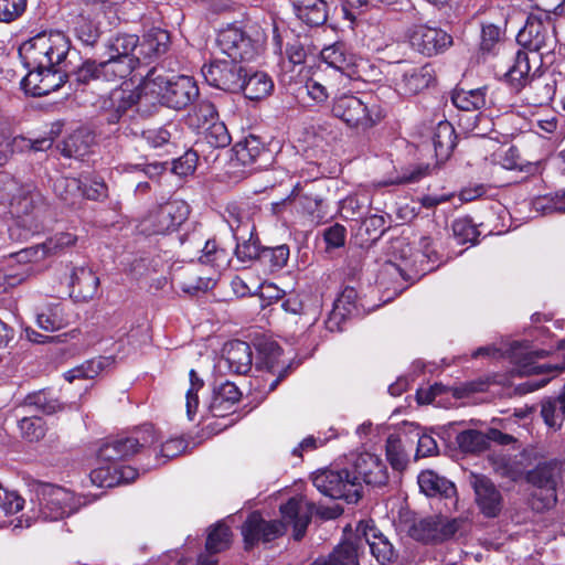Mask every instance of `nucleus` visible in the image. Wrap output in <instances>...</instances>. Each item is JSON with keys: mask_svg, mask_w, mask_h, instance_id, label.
<instances>
[{"mask_svg": "<svg viewBox=\"0 0 565 565\" xmlns=\"http://www.w3.org/2000/svg\"><path fill=\"white\" fill-rule=\"evenodd\" d=\"M558 351L562 352L563 361L555 363H537L536 359L544 358L546 351L544 350H532L527 342L520 343L513 342L507 354L511 362L515 365L514 372L520 375H533V374H548L551 376H544L541 380H529L518 387V391L522 394L531 393L545 386L551 379L562 372L565 369V339L561 341Z\"/></svg>", "mask_w": 565, "mask_h": 565, "instance_id": "nucleus-1", "label": "nucleus"}, {"mask_svg": "<svg viewBox=\"0 0 565 565\" xmlns=\"http://www.w3.org/2000/svg\"><path fill=\"white\" fill-rule=\"evenodd\" d=\"M71 44L62 33H40L23 42L19 47V56L28 70L54 67L65 61Z\"/></svg>", "mask_w": 565, "mask_h": 565, "instance_id": "nucleus-2", "label": "nucleus"}, {"mask_svg": "<svg viewBox=\"0 0 565 565\" xmlns=\"http://www.w3.org/2000/svg\"><path fill=\"white\" fill-rule=\"evenodd\" d=\"M331 113L348 127L366 130L382 118L380 106L375 102L364 100L352 94H335Z\"/></svg>", "mask_w": 565, "mask_h": 565, "instance_id": "nucleus-3", "label": "nucleus"}, {"mask_svg": "<svg viewBox=\"0 0 565 565\" xmlns=\"http://www.w3.org/2000/svg\"><path fill=\"white\" fill-rule=\"evenodd\" d=\"M107 60L100 62L103 74L108 78H124L139 64L138 36L117 34L106 43Z\"/></svg>", "mask_w": 565, "mask_h": 565, "instance_id": "nucleus-4", "label": "nucleus"}, {"mask_svg": "<svg viewBox=\"0 0 565 565\" xmlns=\"http://www.w3.org/2000/svg\"><path fill=\"white\" fill-rule=\"evenodd\" d=\"M146 87L156 94L162 104L173 109L189 106L198 96L199 88L192 77L180 76H148Z\"/></svg>", "mask_w": 565, "mask_h": 565, "instance_id": "nucleus-5", "label": "nucleus"}, {"mask_svg": "<svg viewBox=\"0 0 565 565\" xmlns=\"http://www.w3.org/2000/svg\"><path fill=\"white\" fill-rule=\"evenodd\" d=\"M562 472V466L557 462H544L526 473V481L532 487L530 502L534 510L543 511L555 505Z\"/></svg>", "mask_w": 565, "mask_h": 565, "instance_id": "nucleus-6", "label": "nucleus"}, {"mask_svg": "<svg viewBox=\"0 0 565 565\" xmlns=\"http://www.w3.org/2000/svg\"><path fill=\"white\" fill-rule=\"evenodd\" d=\"M516 41L541 56L551 53L556 45V38L550 12L542 10L531 12L525 25L519 31Z\"/></svg>", "mask_w": 565, "mask_h": 565, "instance_id": "nucleus-7", "label": "nucleus"}, {"mask_svg": "<svg viewBox=\"0 0 565 565\" xmlns=\"http://www.w3.org/2000/svg\"><path fill=\"white\" fill-rule=\"evenodd\" d=\"M189 205L172 200L149 211L138 223L137 231L143 235H164L177 231L189 216Z\"/></svg>", "mask_w": 565, "mask_h": 565, "instance_id": "nucleus-8", "label": "nucleus"}, {"mask_svg": "<svg viewBox=\"0 0 565 565\" xmlns=\"http://www.w3.org/2000/svg\"><path fill=\"white\" fill-rule=\"evenodd\" d=\"M312 483L320 493L347 503H356L362 495L359 478L352 477L348 469L319 471L312 477Z\"/></svg>", "mask_w": 565, "mask_h": 565, "instance_id": "nucleus-9", "label": "nucleus"}, {"mask_svg": "<svg viewBox=\"0 0 565 565\" xmlns=\"http://www.w3.org/2000/svg\"><path fill=\"white\" fill-rule=\"evenodd\" d=\"M435 79L430 64H415L401 61L392 68V82L395 92L403 97H411L428 88Z\"/></svg>", "mask_w": 565, "mask_h": 565, "instance_id": "nucleus-10", "label": "nucleus"}, {"mask_svg": "<svg viewBox=\"0 0 565 565\" xmlns=\"http://www.w3.org/2000/svg\"><path fill=\"white\" fill-rule=\"evenodd\" d=\"M320 56L326 64L323 70L326 76L339 82L342 88H345L351 79L359 76L355 56L347 50L344 44L329 45L321 51Z\"/></svg>", "mask_w": 565, "mask_h": 565, "instance_id": "nucleus-11", "label": "nucleus"}, {"mask_svg": "<svg viewBox=\"0 0 565 565\" xmlns=\"http://www.w3.org/2000/svg\"><path fill=\"white\" fill-rule=\"evenodd\" d=\"M242 62L231 58H215L202 67V75L206 83L218 89L237 93L243 86Z\"/></svg>", "mask_w": 565, "mask_h": 565, "instance_id": "nucleus-12", "label": "nucleus"}, {"mask_svg": "<svg viewBox=\"0 0 565 565\" xmlns=\"http://www.w3.org/2000/svg\"><path fill=\"white\" fill-rule=\"evenodd\" d=\"M227 223L236 239L235 256L241 263L260 259L262 249L257 238L254 237V225L237 213L236 206L227 207Z\"/></svg>", "mask_w": 565, "mask_h": 565, "instance_id": "nucleus-13", "label": "nucleus"}, {"mask_svg": "<svg viewBox=\"0 0 565 565\" xmlns=\"http://www.w3.org/2000/svg\"><path fill=\"white\" fill-rule=\"evenodd\" d=\"M216 43L222 54L238 62L254 60L259 50V45L236 25L222 29L217 34Z\"/></svg>", "mask_w": 565, "mask_h": 565, "instance_id": "nucleus-14", "label": "nucleus"}, {"mask_svg": "<svg viewBox=\"0 0 565 565\" xmlns=\"http://www.w3.org/2000/svg\"><path fill=\"white\" fill-rule=\"evenodd\" d=\"M68 81V73L61 65L29 70L21 81V88L33 97L46 96L57 90Z\"/></svg>", "mask_w": 565, "mask_h": 565, "instance_id": "nucleus-15", "label": "nucleus"}, {"mask_svg": "<svg viewBox=\"0 0 565 565\" xmlns=\"http://www.w3.org/2000/svg\"><path fill=\"white\" fill-rule=\"evenodd\" d=\"M141 437H116L107 439L98 449V459L105 463L114 465L118 460L127 459L138 452L140 447L153 443V431L149 427L141 433Z\"/></svg>", "mask_w": 565, "mask_h": 565, "instance_id": "nucleus-16", "label": "nucleus"}, {"mask_svg": "<svg viewBox=\"0 0 565 565\" xmlns=\"http://www.w3.org/2000/svg\"><path fill=\"white\" fill-rule=\"evenodd\" d=\"M408 39L412 47L426 56L439 54L452 44V38L446 31L425 24L413 26Z\"/></svg>", "mask_w": 565, "mask_h": 565, "instance_id": "nucleus-17", "label": "nucleus"}, {"mask_svg": "<svg viewBox=\"0 0 565 565\" xmlns=\"http://www.w3.org/2000/svg\"><path fill=\"white\" fill-rule=\"evenodd\" d=\"M354 546L358 547V552L363 545H367L372 555L376 561L384 565L390 563L394 557V548L390 541L377 530L373 521H361L355 530V542Z\"/></svg>", "mask_w": 565, "mask_h": 565, "instance_id": "nucleus-18", "label": "nucleus"}, {"mask_svg": "<svg viewBox=\"0 0 565 565\" xmlns=\"http://www.w3.org/2000/svg\"><path fill=\"white\" fill-rule=\"evenodd\" d=\"M36 497L41 504V516L46 521H57L66 515L70 501L68 491L64 488L41 483L36 487Z\"/></svg>", "mask_w": 565, "mask_h": 565, "instance_id": "nucleus-19", "label": "nucleus"}, {"mask_svg": "<svg viewBox=\"0 0 565 565\" xmlns=\"http://www.w3.org/2000/svg\"><path fill=\"white\" fill-rule=\"evenodd\" d=\"M469 483L482 514L488 518L497 516L502 508V495L494 483L488 477L473 472L469 475Z\"/></svg>", "mask_w": 565, "mask_h": 565, "instance_id": "nucleus-20", "label": "nucleus"}, {"mask_svg": "<svg viewBox=\"0 0 565 565\" xmlns=\"http://www.w3.org/2000/svg\"><path fill=\"white\" fill-rule=\"evenodd\" d=\"M284 533V523L279 521H265L258 512H253L242 526V534L246 548H250L259 541L269 542Z\"/></svg>", "mask_w": 565, "mask_h": 565, "instance_id": "nucleus-21", "label": "nucleus"}, {"mask_svg": "<svg viewBox=\"0 0 565 565\" xmlns=\"http://www.w3.org/2000/svg\"><path fill=\"white\" fill-rule=\"evenodd\" d=\"M353 475L359 482L363 481L370 486H383L387 481V470L382 459L372 452H361L353 460Z\"/></svg>", "mask_w": 565, "mask_h": 565, "instance_id": "nucleus-22", "label": "nucleus"}, {"mask_svg": "<svg viewBox=\"0 0 565 565\" xmlns=\"http://www.w3.org/2000/svg\"><path fill=\"white\" fill-rule=\"evenodd\" d=\"M40 195L30 188H20L10 200V213L17 220H20L23 225L29 228L33 227L39 210Z\"/></svg>", "mask_w": 565, "mask_h": 565, "instance_id": "nucleus-23", "label": "nucleus"}, {"mask_svg": "<svg viewBox=\"0 0 565 565\" xmlns=\"http://www.w3.org/2000/svg\"><path fill=\"white\" fill-rule=\"evenodd\" d=\"M418 486L420 491L428 497L440 495L449 500L448 510H455L457 507V489L455 484L444 477H440L431 470L422 471L418 476Z\"/></svg>", "mask_w": 565, "mask_h": 565, "instance_id": "nucleus-24", "label": "nucleus"}, {"mask_svg": "<svg viewBox=\"0 0 565 565\" xmlns=\"http://www.w3.org/2000/svg\"><path fill=\"white\" fill-rule=\"evenodd\" d=\"M282 521L294 526V537L300 540L310 522L309 503L301 497L291 498L280 507Z\"/></svg>", "mask_w": 565, "mask_h": 565, "instance_id": "nucleus-25", "label": "nucleus"}, {"mask_svg": "<svg viewBox=\"0 0 565 565\" xmlns=\"http://www.w3.org/2000/svg\"><path fill=\"white\" fill-rule=\"evenodd\" d=\"M170 45V35L166 30L153 28L149 30L140 42L138 40L139 63H150L153 58L164 54Z\"/></svg>", "mask_w": 565, "mask_h": 565, "instance_id": "nucleus-26", "label": "nucleus"}, {"mask_svg": "<svg viewBox=\"0 0 565 565\" xmlns=\"http://www.w3.org/2000/svg\"><path fill=\"white\" fill-rule=\"evenodd\" d=\"M282 354L281 348L274 341H267L259 344L258 358L256 366L262 370H266L273 374L278 373V376L269 384V390L276 388L278 383L285 376L286 369L284 363H280V356Z\"/></svg>", "mask_w": 565, "mask_h": 565, "instance_id": "nucleus-27", "label": "nucleus"}, {"mask_svg": "<svg viewBox=\"0 0 565 565\" xmlns=\"http://www.w3.org/2000/svg\"><path fill=\"white\" fill-rule=\"evenodd\" d=\"M224 361L237 374H246L253 364V353L248 343L235 340L224 347Z\"/></svg>", "mask_w": 565, "mask_h": 565, "instance_id": "nucleus-28", "label": "nucleus"}, {"mask_svg": "<svg viewBox=\"0 0 565 565\" xmlns=\"http://www.w3.org/2000/svg\"><path fill=\"white\" fill-rule=\"evenodd\" d=\"M242 393L238 387L230 381L214 385L211 401V411L215 416H224L231 406L241 399Z\"/></svg>", "mask_w": 565, "mask_h": 565, "instance_id": "nucleus-29", "label": "nucleus"}, {"mask_svg": "<svg viewBox=\"0 0 565 565\" xmlns=\"http://www.w3.org/2000/svg\"><path fill=\"white\" fill-rule=\"evenodd\" d=\"M299 20L309 26L322 25L327 19V7L320 0H301L292 3Z\"/></svg>", "mask_w": 565, "mask_h": 565, "instance_id": "nucleus-30", "label": "nucleus"}, {"mask_svg": "<svg viewBox=\"0 0 565 565\" xmlns=\"http://www.w3.org/2000/svg\"><path fill=\"white\" fill-rule=\"evenodd\" d=\"M541 415L544 423L554 429H558L565 419V385L556 397L542 401Z\"/></svg>", "mask_w": 565, "mask_h": 565, "instance_id": "nucleus-31", "label": "nucleus"}, {"mask_svg": "<svg viewBox=\"0 0 565 565\" xmlns=\"http://www.w3.org/2000/svg\"><path fill=\"white\" fill-rule=\"evenodd\" d=\"M274 89L271 78L264 72H255L247 78H243L241 92L245 97L252 100H258L267 97Z\"/></svg>", "mask_w": 565, "mask_h": 565, "instance_id": "nucleus-32", "label": "nucleus"}, {"mask_svg": "<svg viewBox=\"0 0 565 565\" xmlns=\"http://www.w3.org/2000/svg\"><path fill=\"white\" fill-rule=\"evenodd\" d=\"M452 104L461 110L475 111L486 105V87L476 89L458 88L451 95Z\"/></svg>", "mask_w": 565, "mask_h": 565, "instance_id": "nucleus-33", "label": "nucleus"}, {"mask_svg": "<svg viewBox=\"0 0 565 565\" xmlns=\"http://www.w3.org/2000/svg\"><path fill=\"white\" fill-rule=\"evenodd\" d=\"M312 565H359L358 547L353 542H342L327 559H318Z\"/></svg>", "mask_w": 565, "mask_h": 565, "instance_id": "nucleus-34", "label": "nucleus"}, {"mask_svg": "<svg viewBox=\"0 0 565 565\" xmlns=\"http://www.w3.org/2000/svg\"><path fill=\"white\" fill-rule=\"evenodd\" d=\"M526 100L532 106L547 105L555 95V85L544 78H536L530 82Z\"/></svg>", "mask_w": 565, "mask_h": 565, "instance_id": "nucleus-35", "label": "nucleus"}, {"mask_svg": "<svg viewBox=\"0 0 565 565\" xmlns=\"http://www.w3.org/2000/svg\"><path fill=\"white\" fill-rule=\"evenodd\" d=\"M98 284V277L90 269L79 268L73 271V288L75 285L79 286L76 294L78 300L86 301L93 298L97 291Z\"/></svg>", "mask_w": 565, "mask_h": 565, "instance_id": "nucleus-36", "label": "nucleus"}, {"mask_svg": "<svg viewBox=\"0 0 565 565\" xmlns=\"http://www.w3.org/2000/svg\"><path fill=\"white\" fill-rule=\"evenodd\" d=\"M433 143L438 157H448L455 148V129L448 121H440L434 132Z\"/></svg>", "mask_w": 565, "mask_h": 565, "instance_id": "nucleus-37", "label": "nucleus"}, {"mask_svg": "<svg viewBox=\"0 0 565 565\" xmlns=\"http://www.w3.org/2000/svg\"><path fill=\"white\" fill-rule=\"evenodd\" d=\"M530 71L531 66L527 53L518 51L513 65L507 71L505 77L515 89H520L525 85Z\"/></svg>", "mask_w": 565, "mask_h": 565, "instance_id": "nucleus-38", "label": "nucleus"}, {"mask_svg": "<svg viewBox=\"0 0 565 565\" xmlns=\"http://www.w3.org/2000/svg\"><path fill=\"white\" fill-rule=\"evenodd\" d=\"M340 88H342V85H339V82L331 77H327L326 83L316 78H309L306 82L307 95L317 104L326 103L330 93H334L335 95V90L339 92Z\"/></svg>", "mask_w": 565, "mask_h": 565, "instance_id": "nucleus-39", "label": "nucleus"}, {"mask_svg": "<svg viewBox=\"0 0 565 565\" xmlns=\"http://www.w3.org/2000/svg\"><path fill=\"white\" fill-rule=\"evenodd\" d=\"M489 437L476 429H468L457 436V444L465 452H480L488 448Z\"/></svg>", "mask_w": 565, "mask_h": 565, "instance_id": "nucleus-40", "label": "nucleus"}, {"mask_svg": "<svg viewBox=\"0 0 565 565\" xmlns=\"http://www.w3.org/2000/svg\"><path fill=\"white\" fill-rule=\"evenodd\" d=\"M113 362L111 358L106 356H98L96 359L88 360L83 364L73 367V382L81 379L93 380L104 369L110 366Z\"/></svg>", "mask_w": 565, "mask_h": 565, "instance_id": "nucleus-41", "label": "nucleus"}, {"mask_svg": "<svg viewBox=\"0 0 565 565\" xmlns=\"http://www.w3.org/2000/svg\"><path fill=\"white\" fill-rule=\"evenodd\" d=\"M392 249H393V254L395 256H397V254H398L399 258L403 262H405V268H403L401 265H397V264H395L393 262H387L384 265L383 270H384V273H386V274H388L391 276H393L395 274L404 276V271L406 269H412L413 267H415V264H416V260H409V258H408V255L411 254L412 248L404 241H396L392 245Z\"/></svg>", "mask_w": 565, "mask_h": 565, "instance_id": "nucleus-42", "label": "nucleus"}, {"mask_svg": "<svg viewBox=\"0 0 565 565\" xmlns=\"http://www.w3.org/2000/svg\"><path fill=\"white\" fill-rule=\"evenodd\" d=\"M200 262L221 270L230 265V255L225 249L217 248L215 242L207 241L202 250Z\"/></svg>", "mask_w": 565, "mask_h": 565, "instance_id": "nucleus-43", "label": "nucleus"}, {"mask_svg": "<svg viewBox=\"0 0 565 565\" xmlns=\"http://www.w3.org/2000/svg\"><path fill=\"white\" fill-rule=\"evenodd\" d=\"M231 544V531L230 527L223 523L216 524L207 534L206 539V551L209 553H220L228 548Z\"/></svg>", "mask_w": 565, "mask_h": 565, "instance_id": "nucleus-44", "label": "nucleus"}, {"mask_svg": "<svg viewBox=\"0 0 565 565\" xmlns=\"http://www.w3.org/2000/svg\"><path fill=\"white\" fill-rule=\"evenodd\" d=\"M289 258V247L279 245L271 248H263L260 262L268 266L270 271H277L286 266Z\"/></svg>", "mask_w": 565, "mask_h": 565, "instance_id": "nucleus-45", "label": "nucleus"}, {"mask_svg": "<svg viewBox=\"0 0 565 565\" xmlns=\"http://www.w3.org/2000/svg\"><path fill=\"white\" fill-rule=\"evenodd\" d=\"M386 230V221L383 215L372 214L365 217L360 227L359 234L365 235V243L377 241Z\"/></svg>", "mask_w": 565, "mask_h": 565, "instance_id": "nucleus-46", "label": "nucleus"}, {"mask_svg": "<svg viewBox=\"0 0 565 565\" xmlns=\"http://www.w3.org/2000/svg\"><path fill=\"white\" fill-rule=\"evenodd\" d=\"M21 436L28 441H39L45 436V425L41 417L29 416L19 420Z\"/></svg>", "mask_w": 565, "mask_h": 565, "instance_id": "nucleus-47", "label": "nucleus"}, {"mask_svg": "<svg viewBox=\"0 0 565 565\" xmlns=\"http://www.w3.org/2000/svg\"><path fill=\"white\" fill-rule=\"evenodd\" d=\"M438 520L436 516L425 518L412 526V536L424 542H439Z\"/></svg>", "mask_w": 565, "mask_h": 565, "instance_id": "nucleus-48", "label": "nucleus"}, {"mask_svg": "<svg viewBox=\"0 0 565 565\" xmlns=\"http://www.w3.org/2000/svg\"><path fill=\"white\" fill-rule=\"evenodd\" d=\"M90 482L99 488H113L120 484V477L116 475V463L100 466L89 475Z\"/></svg>", "mask_w": 565, "mask_h": 565, "instance_id": "nucleus-49", "label": "nucleus"}, {"mask_svg": "<svg viewBox=\"0 0 565 565\" xmlns=\"http://www.w3.org/2000/svg\"><path fill=\"white\" fill-rule=\"evenodd\" d=\"M385 448L386 457L391 466L396 470L404 469L407 462V457L401 439L394 435L388 436Z\"/></svg>", "mask_w": 565, "mask_h": 565, "instance_id": "nucleus-50", "label": "nucleus"}, {"mask_svg": "<svg viewBox=\"0 0 565 565\" xmlns=\"http://www.w3.org/2000/svg\"><path fill=\"white\" fill-rule=\"evenodd\" d=\"M234 149L237 159L243 164L253 163L259 157L263 150L259 141L254 137L237 142Z\"/></svg>", "mask_w": 565, "mask_h": 565, "instance_id": "nucleus-51", "label": "nucleus"}, {"mask_svg": "<svg viewBox=\"0 0 565 565\" xmlns=\"http://www.w3.org/2000/svg\"><path fill=\"white\" fill-rule=\"evenodd\" d=\"M26 406H34L38 411L44 414L52 415L63 409V406L57 399L50 397L44 392H39L32 395H28L24 399Z\"/></svg>", "mask_w": 565, "mask_h": 565, "instance_id": "nucleus-52", "label": "nucleus"}, {"mask_svg": "<svg viewBox=\"0 0 565 565\" xmlns=\"http://www.w3.org/2000/svg\"><path fill=\"white\" fill-rule=\"evenodd\" d=\"M205 140L214 148H224L231 142L226 126L221 121H213L204 131Z\"/></svg>", "mask_w": 565, "mask_h": 565, "instance_id": "nucleus-53", "label": "nucleus"}, {"mask_svg": "<svg viewBox=\"0 0 565 565\" xmlns=\"http://www.w3.org/2000/svg\"><path fill=\"white\" fill-rule=\"evenodd\" d=\"M454 237L458 244L475 243L478 230L469 218H458L452 223Z\"/></svg>", "mask_w": 565, "mask_h": 565, "instance_id": "nucleus-54", "label": "nucleus"}, {"mask_svg": "<svg viewBox=\"0 0 565 565\" xmlns=\"http://www.w3.org/2000/svg\"><path fill=\"white\" fill-rule=\"evenodd\" d=\"M36 321L38 326L45 331H55L66 324V320L62 317V309L58 306L38 315Z\"/></svg>", "mask_w": 565, "mask_h": 565, "instance_id": "nucleus-55", "label": "nucleus"}, {"mask_svg": "<svg viewBox=\"0 0 565 565\" xmlns=\"http://www.w3.org/2000/svg\"><path fill=\"white\" fill-rule=\"evenodd\" d=\"M203 382L196 376L194 370L190 371V388L186 392V416L190 420L193 419L196 414V409L199 406V396L198 392L202 388Z\"/></svg>", "mask_w": 565, "mask_h": 565, "instance_id": "nucleus-56", "label": "nucleus"}, {"mask_svg": "<svg viewBox=\"0 0 565 565\" xmlns=\"http://www.w3.org/2000/svg\"><path fill=\"white\" fill-rule=\"evenodd\" d=\"M26 0H0V22L9 23L25 10Z\"/></svg>", "mask_w": 565, "mask_h": 565, "instance_id": "nucleus-57", "label": "nucleus"}, {"mask_svg": "<svg viewBox=\"0 0 565 565\" xmlns=\"http://www.w3.org/2000/svg\"><path fill=\"white\" fill-rule=\"evenodd\" d=\"M24 507V499L15 491L1 490L0 508L6 514H13Z\"/></svg>", "mask_w": 565, "mask_h": 565, "instance_id": "nucleus-58", "label": "nucleus"}, {"mask_svg": "<svg viewBox=\"0 0 565 565\" xmlns=\"http://www.w3.org/2000/svg\"><path fill=\"white\" fill-rule=\"evenodd\" d=\"M198 157L193 151L185 152L182 157L173 162V172L178 175L185 177L194 172Z\"/></svg>", "mask_w": 565, "mask_h": 565, "instance_id": "nucleus-59", "label": "nucleus"}, {"mask_svg": "<svg viewBox=\"0 0 565 565\" xmlns=\"http://www.w3.org/2000/svg\"><path fill=\"white\" fill-rule=\"evenodd\" d=\"M499 163L507 170H520L524 171V162L520 157L518 148L514 146L509 147L501 156Z\"/></svg>", "mask_w": 565, "mask_h": 565, "instance_id": "nucleus-60", "label": "nucleus"}, {"mask_svg": "<svg viewBox=\"0 0 565 565\" xmlns=\"http://www.w3.org/2000/svg\"><path fill=\"white\" fill-rule=\"evenodd\" d=\"M169 127H171V125L157 129H148L143 131L142 136L145 140L153 148L162 147L167 145L172 137Z\"/></svg>", "mask_w": 565, "mask_h": 565, "instance_id": "nucleus-61", "label": "nucleus"}, {"mask_svg": "<svg viewBox=\"0 0 565 565\" xmlns=\"http://www.w3.org/2000/svg\"><path fill=\"white\" fill-rule=\"evenodd\" d=\"M78 190L89 200H100L107 195V186L104 182L94 180L89 184L79 181Z\"/></svg>", "mask_w": 565, "mask_h": 565, "instance_id": "nucleus-62", "label": "nucleus"}, {"mask_svg": "<svg viewBox=\"0 0 565 565\" xmlns=\"http://www.w3.org/2000/svg\"><path fill=\"white\" fill-rule=\"evenodd\" d=\"M472 119L473 122L467 125V129L471 135L484 137L492 130V120L483 114H476Z\"/></svg>", "mask_w": 565, "mask_h": 565, "instance_id": "nucleus-63", "label": "nucleus"}, {"mask_svg": "<svg viewBox=\"0 0 565 565\" xmlns=\"http://www.w3.org/2000/svg\"><path fill=\"white\" fill-rule=\"evenodd\" d=\"M347 230L343 225L334 224L324 231V241L328 247L338 248L344 245Z\"/></svg>", "mask_w": 565, "mask_h": 565, "instance_id": "nucleus-64", "label": "nucleus"}]
</instances>
